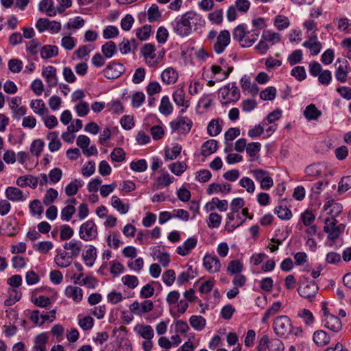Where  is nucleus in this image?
Returning a JSON list of instances; mask_svg holds the SVG:
<instances>
[{
  "instance_id": "obj_1",
  "label": "nucleus",
  "mask_w": 351,
  "mask_h": 351,
  "mask_svg": "<svg viewBox=\"0 0 351 351\" xmlns=\"http://www.w3.org/2000/svg\"><path fill=\"white\" fill-rule=\"evenodd\" d=\"M275 333L280 337L286 338L291 334L295 336L302 333L300 328H294L291 319L286 315H281L276 317L273 324Z\"/></svg>"
},
{
  "instance_id": "obj_2",
  "label": "nucleus",
  "mask_w": 351,
  "mask_h": 351,
  "mask_svg": "<svg viewBox=\"0 0 351 351\" xmlns=\"http://www.w3.org/2000/svg\"><path fill=\"white\" fill-rule=\"evenodd\" d=\"M233 38L237 40L242 47H249L258 40V34L247 30L245 25L241 24L234 28Z\"/></svg>"
},
{
  "instance_id": "obj_3",
  "label": "nucleus",
  "mask_w": 351,
  "mask_h": 351,
  "mask_svg": "<svg viewBox=\"0 0 351 351\" xmlns=\"http://www.w3.org/2000/svg\"><path fill=\"white\" fill-rule=\"evenodd\" d=\"M197 14L189 11L182 14L173 25L174 32L180 36H188L191 31V23H194Z\"/></svg>"
},
{
  "instance_id": "obj_4",
  "label": "nucleus",
  "mask_w": 351,
  "mask_h": 351,
  "mask_svg": "<svg viewBox=\"0 0 351 351\" xmlns=\"http://www.w3.org/2000/svg\"><path fill=\"white\" fill-rule=\"evenodd\" d=\"M337 221L334 217L325 219L324 231L328 234L329 240L335 241L344 230L345 226L343 224L337 225Z\"/></svg>"
},
{
  "instance_id": "obj_5",
  "label": "nucleus",
  "mask_w": 351,
  "mask_h": 351,
  "mask_svg": "<svg viewBox=\"0 0 351 351\" xmlns=\"http://www.w3.org/2000/svg\"><path fill=\"white\" fill-rule=\"evenodd\" d=\"M219 97L221 98V103L223 104H227L238 101L240 98V92L235 85L228 84L219 89Z\"/></svg>"
},
{
  "instance_id": "obj_6",
  "label": "nucleus",
  "mask_w": 351,
  "mask_h": 351,
  "mask_svg": "<svg viewBox=\"0 0 351 351\" xmlns=\"http://www.w3.org/2000/svg\"><path fill=\"white\" fill-rule=\"evenodd\" d=\"M80 237L86 241H91L97 236V228L93 220H88L83 223L79 230Z\"/></svg>"
},
{
  "instance_id": "obj_7",
  "label": "nucleus",
  "mask_w": 351,
  "mask_h": 351,
  "mask_svg": "<svg viewBox=\"0 0 351 351\" xmlns=\"http://www.w3.org/2000/svg\"><path fill=\"white\" fill-rule=\"evenodd\" d=\"M192 121L184 117H178L170 123L173 131L178 132L181 134H186L190 132L192 127Z\"/></svg>"
},
{
  "instance_id": "obj_8",
  "label": "nucleus",
  "mask_w": 351,
  "mask_h": 351,
  "mask_svg": "<svg viewBox=\"0 0 351 351\" xmlns=\"http://www.w3.org/2000/svg\"><path fill=\"white\" fill-rule=\"evenodd\" d=\"M153 308L154 303L149 300H144L141 303L134 301L129 306L130 311L138 316L151 312Z\"/></svg>"
},
{
  "instance_id": "obj_9",
  "label": "nucleus",
  "mask_w": 351,
  "mask_h": 351,
  "mask_svg": "<svg viewBox=\"0 0 351 351\" xmlns=\"http://www.w3.org/2000/svg\"><path fill=\"white\" fill-rule=\"evenodd\" d=\"M230 43V34L228 30H222L217 36L216 41L214 43L215 51L220 54L224 51L226 47Z\"/></svg>"
},
{
  "instance_id": "obj_10",
  "label": "nucleus",
  "mask_w": 351,
  "mask_h": 351,
  "mask_svg": "<svg viewBox=\"0 0 351 351\" xmlns=\"http://www.w3.org/2000/svg\"><path fill=\"white\" fill-rule=\"evenodd\" d=\"M203 265L210 274L217 273L220 271L221 264L219 258L212 254H206L203 258Z\"/></svg>"
},
{
  "instance_id": "obj_11",
  "label": "nucleus",
  "mask_w": 351,
  "mask_h": 351,
  "mask_svg": "<svg viewBox=\"0 0 351 351\" xmlns=\"http://www.w3.org/2000/svg\"><path fill=\"white\" fill-rule=\"evenodd\" d=\"M42 76L49 88L55 87L58 85V80L57 76V69L53 66H47L43 67Z\"/></svg>"
},
{
  "instance_id": "obj_12",
  "label": "nucleus",
  "mask_w": 351,
  "mask_h": 351,
  "mask_svg": "<svg viewBox=\"0 0 351 351\" xmlns=\"http://www.w3.org/2000/svg\"><path fill=\"white\" fill-rule=\"evenodd\" d=\"M173 99L174 103L178 106L182 107V112L190 106V101L186 99V93L183 86L178 87L173 93Z\"/></svg>"
},
{
  "instance_id": "obj_13",
  "label": "nucleus",
  "mask_w": 351,
  "mask_h": 351,
  "mask_svg": "<svg viewBox=\"0 0 351 351\" xmlns=\"http://www.w3.org/2000/svg\"><path fill=\"white\" fill-rule=\"evenodd\" d=\"M124 71V67L121 64L110 63L104 70V75L108 79H116Z\"/></svg>"
},
{
  "instance_id": "obj_14",
  "label": "nucleus",
  "mask_w": 351,
  "mask_h": 351,
  "mask_svg": "<svg viewBox=\"0 0 351 351\" xmlns=\"http://www.w3.org/2000/svg\"><path fill=\"white\" fill-rule=\"evenodd\" d=\"M318 287L317 284L312 281L306 285L300 286L298 291L300 296L311 300L317 293Z\"/></svg>"
},
{
  "instance_id": "obj_15",
  "label": "nucleus",
  "mask_w": 351,
  "mask_h": 351,
  "mask_svg": "<svg viewBox=\"0 0 351 351\" xmlns=\"http://www.w3.org/2000/svg\"><path fill=\"white\" fill-rule=\"evenodd\" d=\"M197 243V239L195 237H190L184 242L182 245L177 247V253L182 256L188 255L191 251L195 247Z\"/></svg>"
},
{
  "instance_id": "obj_16",
  "label": "nucleus",
  "mask_w": 351,
  "mask_h": 351,
  "mask_svg": "<svg viewBox=\"0 0 351 351\" xmlns=\"http://www.w3.org/2000/svg\"><path fill=\"white\" fill-rule=\"evenodd\" d=\"M73 258L66 251L58 252L54 257V262L58 267L66 268L70 266Z\"/></svg>"
},
{
  "instance_id": "obj_17",
  "label": "nucleus",
  "mask_w": 351,
  "mask_h": 351,
  "mask_svg": "<svg viewBox=\"0 0 351 351\" xmlns=\"http://www.w3.org/2000/svg\"><path fill=\"white\" fill-rule=\"evenodd\" d=\"M5 195L8 199L12 202L24 201L26 199L23 191L16 187H8L5 189Z\"/></svg>"
},
{
  "instance_id": "obj_18",
  "label": "nucleus",
  "mask_w": 351,
  "mask_h": 351,
  "mask_svg": "<svg viewBox=\"0 0 351 351\" xmlns=\"http://www.w3.org/2000/svg\"><path fill=\"white\" fill-rule=\"evenodd\" d=\"M17 222L14 218L6 219L1 227V232L8 237H13L17 232Z\"/></svg>"
},
{
  "instance_id": "obj_19",
  "label": "nucleus",
  "mask_w": 351,
  "mask_h": 351,
  "mask_svg": "<svg viewBox=\"0 0 351 351\" xmlns=\"http://www.w3.org/2000/svg\"><path fill=\"white\" fill-rule=\"evenodd\" d=\"M82 246L80 241L71 240L69 242H66L63 245V248L65 250L69 251V254L74 258L80 256L82 251Z\"/></svg>"
},
{
  "instance_id": "obj_20",
  "label": "nucleus",
  "mask_w": 351,
  "mask_h": 351,
  "mask_svg": "<svg viewBox=\"0 0 351 351\" xmlns=\"http://www.w3.org/2000/svg\"><path fill=\"white\" fill-rule=\"evenodd\" d=\"M134 330L137 335L145 339H152L154 335V330L149 325L136 324L134 328Z\"/></svg>"
},
{
  "instance_id": "obj_21",
  "label": "nucleus",
  "mask_w": 351,
  "mask_h": 351,
  "mask_svg": "<svg viewBox=\"0 0 351 351\" xmlns=\"http://www.w3.org/2000/svg\"><path fill=\"white\" fill-rule=\"evenodd\" d=\"M178 79V72L172 67H168L161 73L162 81L167 84H173Z\"/></svg>"
},
{
  "instance_id": "obj_22",
  "label": "nucleus",
  "mask_w": 351,
  "mask_h": 351,
  "mask_svg": "<svg viewBox=\"0 0 351 351\" xmlns=\"http://www.w3.org/2000/svg\"><path fill=\"white\" fill-rule=\"evenodd\" d=\"M38 184V178L32 175L21 176L16 180V184L21 187L29 186L32 189H36Z\"/></svg>"
},
{
  "instance_id": "obj_23",
  "label": "nucleus",
  "mask_w": 351,
  "mask_h": 351,
  "mask_svg": "<svg viewBox=\"0 0 351 351\" xmlns=\"http://www.w3.org/2000/svg\"><path fill=\"white\" fill-rule=\"evenodd\" d=\"M338 62H341L340 60H338ZM348 72V62L345 60L339 64L337 69L335 73L336 79L341 83L346 82L347 80Z\"/></svg>"
},
{
  "instance_id": "obj_24",
  "label": "nucleus",
  "mask_w": 351,
  "mask_h": 351,
  "mask_svg": "<svg viewBox=\"0 0 351 351\" xmlns=\"http://www.w3.org/2000/svg\"><path fill=\"white\" fill-rule=\"evenodd\" d=\"M76 128L73 126H68L67 131L62 134V139L67 143H73L75 139V136L73 134V132H77L82 128V122L80 119H76Z\"/></svg>"
},
{
  "instance_id": "obj_25",
  "label": "nucleus",
  "mask_w": 351,
  "mask_h": 351,
  "mask_svg": "<svg viewBox=\"0 0 351 351\" xmlns=\"http://www.w3.org/2000/svg\"><path fill=\"white\" fill-rule=\"evenodd\" d=\"M65 295L66 297L71 298L76 302H80L83 298L82 289L78 287L68 286L65 289Z\"/></svg>"
},
{
  "instance_id": "obj_26",
  "label": "nucleus",
  "mask_w": 351,
  "mask_h": 351,
  "mask_svg": "<svg viewBox=\"0 0 351 351\" xmlns=\"http://www.w3.org/2000/svg\"><path fill=\"white\" fill-rule=\"evenodd\" d=\"M325 326L329 330L337 332L341 329L342 324L337 316L331 315H328L327 317L325 318Z\"/></svg>"
},
{
  "instance_id": "obj_27",
  "label": "nucleus",
  "mask_w": 351,
  "mask_h": 351,
  "mask_svg": "<svg viewBox=\"0 0 351 351\" xmlns=\"http://www.w3.org/2000/svg\"><path fill=\"white\" fill-rule=\"evenodd\" d=\"M30 107L35 114L45 117L48 112V109L42 99H34L30 103Z\"/></svg>"
},
{
  "instance_id": "obj_28",
  "label": "nucleus",
  "mask_w": 351,
  "mask_h": 351,
  "mask_svg": "<svg viewBox=\"0 0 351 351\" xmlns=\"http://www.w3.org/2000/svg\"><path fill=\"white\" fill-rule=\"evenodd\" d=\"M322 112L314 104L307 106L304 111V115L308 121H316L322 116Z\"/></svg>"
},
{
  "instance_id": "obj_29",
  "label": "nucleus",
  "mask_w": 351,
  "mask_h": 351,
  "mask_svg": "<svg viewBox=\"0 0 351 351\" xmlns=\"http://www.w3.org/2000/svg\"><path fill=\"white\" fill-rule=\"evenodd\" d=\"M313 341L318 346H324L327 345L330 341V336L322 330H317L314 332L313 334Z\"/></svg>"
},
{
  "instance_id": "obj_30",
  "label": "nucleus",
  "mask_w": 351,
  "mask_h": 351,
  "mask_svg": "<svg viewBox=\"0 0 351 351\" xmlns=\"http://www.w3.org/2000/svg\"><path fill=\"white\" fill-rule=\"evenodd\" d=\"M241 86L244 91H247L252 95H257L258 88L254 83H252L249 77L244 76L241 80Z\"/></svg>"
},
{
  "instance_id": "obj_31",
  "label": "nucleus",
  "mask_w": 351,
  "mask_h": 351,
  "mask_svg": "<svg viewBox=\"0 0 351 351\" xmlns=\"http://www.w3.org/2000/svg\"><path fill=\"white\" fill-rule=\"evenodd\" d=\"M47 138L49 141L48 147L51 152H56L60 149L62 143L58 138V133L57 132H50Z\"/></svg>"
},
{
  "instance_id": "obj_32",
  "label": "nucleus",
  "mask_w": 351,
  "mask_h": 351,
  "mask_svg": "<svg viewBox=\"0 0 351 351\" xmlns=\"http://www.w3.org/2000/svg\"><path fill=\"white\" fill-rule=\"evenodd\" d=\"M58 54V49L55 45H45L40 48V56L43 59L47 60L56 56Z\"/></svg>"
},
{
  "instance_id": "obj_33",
  "label": "nucleus",
  "mask_w": 351,
  "mask_h": 351,
  "mask_svg": "<svg viewBox=\"0 0 351 351\" xmlns=\"http://www.w3.org/2000/svg\"><path fill=\"white\" fill-rule=\"evenodd\" d=\"M262 38L267 43H269L273 45L280 42L281 36L279 33L269 29H265L262 33Z\"/></svg>"
},
{
  "instance_id": "obj_34",
  "label": "nucleus",
  "mask_w": 351,
  "mask_h": 351,
  "mask_svg": "<svg viewBox=\"0 0 351 351\" xmlns=\"http://www.w3.org/2000/svg\"><path fill=\"white\" fill-rule=\"evenodd\" d=\"M111 205L121 214H126L129 209L130 205L128 204H124L117 196H112L111 198Z\"/></svg>"
},
{
  "instance_id": "obj_35",
  "label": "nucleus",
  "mask_w": 351,
  "mask_h": 351,
  "mask_svg": "<svg viewBox=\"0 0 351 351\" xmlns=\"http://www.w3.org/2000/svg\"><path fill=\"white\" fill-rule=\"evenodd\" d=\"M121 281L122 284L130 289H136L139 284L138 278L134 275L126 274L121 277Z\"/></svg>"
},
{
  "instance_id": "obj_36",
  "label": "nucleus",
  "mask_w": 351,
  "mask_h": 351,
  "mask_svg": "<svg viewBox=\"0 0 351 351\" xmlns=\"http://www.w3.org/2000/svg\"><path fill=\"white\" fill-rule=\"evenodd\" d=\"M39 10L41 12H46L49 16L56 15L57 10H54L53 2L52 0H43L39 3Z\"/></svg>"
},
{
  "instance_id": "obj_37",
  "label": "nucleus",
  "mask_w": 351,
  "mask_h": 351,
  "mask_svg": "<svg viewBox=\"0 0 351 351\" xmlns=\"http://www.w3.org/2000/svg\"><path fill=\"white\" fill-rule=\"evenodd\" d=\"M83 181L78 179H75L71 182L65 187V193L67 196H73L77 193L79 189L83 186Z\"/></svg>"
},
{
  "instance_id": "obj_38",
  "label": "nucleus",
  "mask_w": 351,
  "mask_h": 351,
  "mask_svg": "<svg viewBox=\"0 0 351 351\" xmlns=\"http://www.w3.org/2000/svg\"><path fill=\"white\" fill-rule=\"evenodd\" d=\"M303 45L311 49L313 55H317L321 50V43L316 40V36L311 35L309 36V40L304 43Z\"/></svg>"
},
{
  "instance_id": "obj_39",
  "label": "nucleus",
  "mask_w": 351,
  "mask_h": 351,
  "mask_svg": "<svg viewBox=\"0 0 351 351\" xmlns=\"http://www.w3.org/2000/svg\"><path fill=\"white\" fill-rule=\"evenodd\" d=\"M217 149V142L215 140H208L205 142L202 147L201 153L204 156H208L214 152H215Z\"/></svg>"
},
{
  "instance_id": "obj_40",
  "label": "nucleus",
  "mask_w": 351,
  "mask_h": 351,
  "mask_svg": "<svg viewBox=\"0 0 351 351\" xmlns=\"http://www.w3.org/2000/svg\"><path fill=\"white\" fill-rule=\"evenodd\" d=\"M231 187L229 184H219L217 183H212L210 184L208 189L207 193L209 195H211L215 193H228L230 191Z\"/></svg>"
},
{
  "instance_id": "obj_41",
  "label": "nucleus",
  "mask_w": 351,
  "mask_h": 351,
  "mask_svg": "<svg viewBox=\"0 0 351 351\" xmlns=\"http://www.w3.org/2000/svg\"><path fill=\"white\" fill-rule=\"evenodd\" d=\"M9 297L4 302L5 306H10L18 302L21 298V292L14 288L8 290Z\"/></svg>"
},
{
  "instance_id": "obj_42",
  "label": "nucleus",
  "mask_w": 351,
  "mask_h": 351,
  "mask_svg": "<svg viewBox=\"0 0 351 351\" xmlns=\"http://www.w3.org/2000/svg\"><path fill=\"white\" fill-rule=\"evenodd\" d=\"M147 19L149 22L152 23L158 21L161 19L162 14L156 4H152L147 10Z\"/></svg>"
},
{
  "instance_id": "obj_43",
  "label": "nucleus",
  "mask_w": 351,
  "mask_h": 351,
  "mask_svg": "<svg viewBox=\"0 0 351 351\" xmlns=\"http://www.w3.org/2000/svg\"><path fill=\"white\" fill-rule=\"evenodd\" d=\"M173 106L170 102L169 98L168 96H163L160 101V104L159 106V111L161 114L164 115H169L173 112Z\"/></svg>"
},
{
  "instance_id": "obj_44",
  "label": "nucleus",
  "mask_w": 351,
  "mask_h": 351,
  "mask_svg": "<svg viewBox=\"0 0 351 351\" xmlns=\"http://www.w3.org/2000/svg\"><path fill=\"white\" fill-rule=\"evenodd\" d=\"M237 217V213L230 211L227 215V221L225 226L226 230L228 232H232L234 229H236L237 227L241 226V221H234L235 219Z\"/></svg>"
},
{
  "instance_id": "obj_45",
  "label": "nucleus",
  "mask_w": 351,
  "mask_h": 351,
  "mask_svg": "<svg viewBox=\"0 0 351 351\" xmlns=\"http://www.w3.org/2000/svg\"><path fill=\"white\" fill-rule=\"evenodd\" d=\"M48 336L46 333L38 335L35 340L34 351H46L45 344L48 341Z\"/></svg>"
},
{
  "instance_id": "obj_46",
  "label": "nucleus",
  "mask_w": 351,
  "mask_h": 351,
  "mask_svg": "<svg viewBox=\"0 0 351 351\" xmlns=\"http://www.w3.org/2000/svg\"><path fill=\"white\" fill-rule=\"evenodd\" d=\"M189 323L195 330H202L206 326V319L200 315H192Z\"/></svg>"
},
{
  "instance_id": "obj_47",
  "label": "nucleus",
  "mask_w": 351,
  "mask_h": 351,
  "mask_svg": "<svg viewBox=\"0 0 351 351\" xmlns=\"http://www.w3.org/2000/svg\"><path fill=\"white\" fill-rule=\"evenodd\" d=\"M182 146L178 144H175L171 149L165 148V157L166 160H174L181 153Z\"/></svg>"
},
{
  "instance_id": "obj_48",
  "label": "nucleus",
  "mask_w": 351,
  "mask_h": 351,
  "mask_svg": "<svg viewBox=\"0 0 351 351\" xmlns=\"http://www.w3.org/2000/svg\"><path fill=\"white\" fill-rule=\"evenodd\" d=\"M93 49L90 45H82L76 49L73 53V59L82 60L86 56H88L90 51Z\"/></svg>"
},
{
  "instance_id": "obj_49",
  "label": "nucleus",
  "mask_w": 351,
  "mask_h": 351,
  "mask_svg": "<svg viewBox=\"0 0 351 351\" xmlns=\"http://www.w3.org/2000/svg\"><path fill=\"white\" fill-rule=\"evenodd\" d=\"M101 51L106 58H110L116 53L117 46L113 41H108L102 45Z\"/></svg>"
},
{
  "instance_id": "obj_50",
  "label": "nucleus",
  "mask_w": 351,
  "mask_h": 351,
  "mask_svg": "<svg viewBox=\"0 0 351 351\" xmlns=\"http://www.w3.org/2000/svg\"><path fill=\"white\" fill-rule=\"evenodd\" d=\"M155 47L152 44H146L141 50V53L147 60V63L152 65L151 61L154 59Z\"/></svg>"
},
{
  "instance_id": "obj_51",
  "label": "nucleus",
  "mask_w": 351,
  "mask_h": 351,
  "mask_svg": "<svg viewBox=\"0 0 351 351\" xmlns=\"http://www.w3.org/2000/svg\"><path fill=\"white\" fill-rule=\"evenodd\" d=\"M53 247V243L49 241H41L34 245V249L36 251L44 254H47Z\"/></svg>"
},
{
  "instance_id": "obj_52",
  "label": "nucleus",
  "mask_w": 351,
  "mask_h": 351,
  "mask_svg": "<svg viewBox=\"0 0 351 351\" xmlns=\"http://www.w3.org/2000/svg\"><path fill=\"white\" fill-rule=\"evenodd\" d=\"M274 24L280 31L287 29L289 26L290 22L288 17L283 15H278L275 18Z\"/></svg>"
},
{
  "instance_id": "obj_53",
  "label": "nucleus",
  "mask_w": 351,
  "mask_h": 351,
  "mask_svg": "<svg viewBox=\"0 0 351 351\" xmlns=\"http://www.w3.org/2000/svg\"><path fill=\"white\" fill-rule=\"evenodd\" d=\"M243 263L239 260H233L228 265L227 271L231 274H239L243 270Z\"/></svg>"
},
{
  "instance_id": "obj_54",
  "label": "nucleus",
  "mask_w": 351,
  "mask_h": 351,
  "mask_svg": "<svg viewBox=\"0 0 351 351\" xmlns=\"http://www.w3.org/2000/svg\"><path fill=\"white\" fill-rule=\"evenodd\" d=\"M145 100V95L141 91H136L131 96V103L134 108H139Z\"/></svg>"
},
{
  "instance_id": "obj_55",
  "label": "nucleus",
  "mask_w": 351,
  "mask_h": 351,
  "mask_svg": "<svg viewBox=\"0 0 351 351\" xmlns=\"http://www.w3.org/2000/svg\"><path fill=\"white\" fill-rule=\"evenodd\" d=\"M207 131L210 136H215L221 131V126L219 123L218 119H213L210 121L207 127Z\"/></svg>"
},
{
  "instance_id": "obj_56",
  "label": "nucleus",
  "mask_w": 351,
  "mask_h": 351,
  "mask_svg": "<svg viewBox=\"0 0 351 351\" xmlns=\"http://www.w3.org/2000/svg\"><path fill=\"white\" fill-rule=\"evenodd\" d=\"M58 196V192L57 191V190L53 188L48 189L43 197V204L46 206H49L51 203H53L55 201V199H57Z\"/></svg>"
},
{
  "instance_id": "obj_57",
  "label": "nucleus",
  "mask_w": 351,
  "mask_h": 351,
  "mask_svg": "<svg viewBox=\"0 0 351 351\" xmlns=\"http://www.w3.org/2000/svg\"><path fill=\"white\" fill-rule=\"evenodd\" d=\"M275 213L283 220H289L292 217L291 211L286 206H278L275 209Z\"/></svg>"
},
{
  "instance_id": "obj_58",
  "label": "nucleus",
  "mask_w": 351,
  "mask_h": 351,
  "mask_svg": "<svg viewBox=\"0 0 351 351\" xmlns=\"http://www.w3.org/2000/svg\"><path fill=\"white\" fill-rule=\"evenodd\" d=\"M169 167L173 173L176 176H180L186 171L187 165L184 162H176L171 163Z\"/></svg>"
},
{
  "instance_id": "obj_59",
  "label": "nucleus",
  "mask_w": 351,
  "mask_h": 351,
  "mask_svg": "<svg viewBox=\"0 0 351 351\" xmlns=\"http://www.w3.org/2000/svg\"><path fill=\"white\" fill-rule=\"evenodd\" d=\"M162 87L160 84L156 81L150 82L146 86V92L148 96H154L161 92Z\"/></svg>"
},
{
  "instance_id": "obj_60",
  "label": "nucleus",
  "mask_w": 351,
  "mask_h": 351,
  "mask_svg": "<svg viewBox=\"0 0 351 351\" xmlns=\"http://www.w3.org/2000/svg\"><path fill=\"white\" fill-rule=\"evenodd\" d=\"M76 40L71 36H64L61 40V46L66 50L71 51L75 48Z\"/></svg>"
},
{
  "instance_id": "obj_61",
  "label": "nucleus",
  "mask_w": 351,
  "mask_h": 351,
  "mask_svg": "<svg viewBox=\"0 0 351 351\" xmlns=\"http://www.w3.org/2000/svg\"><path fill=\"white\" fill-rule=\"evenodd\" d=\"M221 222V216L217 213H211L208 216V226L210 228H217Z\"/></svg>"
},
{
  "instance_id": "obj_62",
  "label": "nucleus",
  "mask_w": 351,
  "mask_h": 351,
  "mask_svg": "<svg viewBox=\"0 0 351 351\" xmlns=\"http://www.w3.org/2000/svg\"><path fill=\"white\" fill-rule=\"evenodd\" d=\"M276 89L273 86H270V87L265 88V90L261 91L260 93V97L265 101L274 100L276 97Z\"/></svg>"
},
{
  "instance_id": "obj_63",
  "label": "nucleus",
  "mask_w": 351,
  "mask_h": 351,
  "mask_svg": "<svg viewBox=\"0 0 351 351\" xmlns=\"http://www.w3.org/2000/svg\"><path fill=\"white\" fill-rule=\"evenodd\" d=\"M210 21L217 25L222 23L223 19V12L222 9L216 10L210 13L208 16Z\"/></svg>"
},
{
  "instance_id": "obj_64",
  "label": "nucleus",
  "mask_w": 351,
  "mask_h": 351,
  "mask_svg": "<svg viewBox=\"0 0 351 351\" xmlns=\"http://www.w3.org/2000/svg\"><path fill=\"white\" fill-rule=\"evenodd\" d=\"M351 189V176H348L341 178L338 186V192L343 193Z\"/></svg>"
}]
</instances>
